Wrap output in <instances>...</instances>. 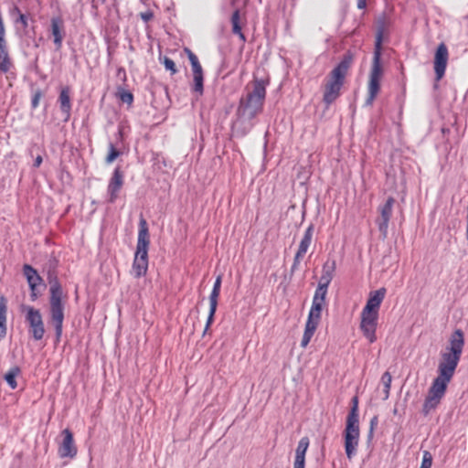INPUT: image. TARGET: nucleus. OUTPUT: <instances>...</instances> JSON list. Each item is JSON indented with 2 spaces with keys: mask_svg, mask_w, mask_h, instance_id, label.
I'll use <instances>...</instances> for the list:
<instances>
[{
  "mask_svg": "<svg viewBox=\"0 0 468 468\" xmlns=\"http://www.w3.org/2000/svg\"><path fill=\"white\" fill-rule=\"evenodd\" d=\"M463 346V332L456 329L449 338V345L440 354L438 375L433 379L422 406L424 415L435 410L444 397L448 384L452 381L460 362Z\"/></svg>",
  "mask_w": 468,
  "mask_h": 468,
  "instance_id": "f257e3e1",
  "label": "nucleus"
},
{
  "mask_svg": "<svg viewBox=\"0 0 468 468\" xmlns=\"http://www.w3.org/2000/svg\"><path fill=\"white\" fill-rule=\"evenodd\" d=\"M390 25V19L385 14L379 16L376 21L377 32L375 48L371 68L368 74V80L367 85V93L365 101V104L367 106L373 105L381 90V81L384 75V70L381 65L382 42L388 33Z\"/></svg>",
  "mask_w": 468,
  "mask_h": 468,
  "instance_id": "f03ea898",
  "label": "nucleus"
},
{
  "mask_svg": "<svg viewBox=\"0 0 468 468\" xmlns=\"http://www.w3.org/2000/svg\"><path fill=\"white\" fill-rule=\"evenodd\" d=\"M354 62V54L348 50L340 62L327 74L322 85L323 102L329 107L341 95L342 88Z\"/></svg>",
  "mask_w": 468,
  "mask_h": 468,
  "instance_id": "7ed1b4c3",
  "label": "nucleus"
},
{
  "mask_svg": "<svg viewBox=\"0 0 468 468\" xmlns=\"http://www.w3.org/2000/svg\"><path fill=\"white\" fill-rule=\"evenodd\" d=\"M48 281L49 283V324L55 327L56 338L59 341L63 332V322L65 318V305L68 295L63 292V288L55 273L49 271L48 272Z\"/></svg>",
  "mask_w": 468,
  "mask_h": 468,
  "instance_id": "20e7f679",
  "label": "nucleus"
},
{
  "mask_svg": "<svg viewBox=\"0 0 468 468\" xmlns=\"http://www.w3.org/2000/svg\"><path fill=\"white\" fill-rule=\"evenodd\" d=\"M387 290L382 287L370 292L366 305L360 314L359 328L370 344L377 341V327L380 305L386 296Z\"/></svg>",
  "mask_w": 468,
  "mask_h": 468,
  "instance_id": "39448f33",
  "label": "nucleus"
},
{
  "mask_svg": "<svg viewBox=\"0 0 468 468\" xmlns=\"http://www.w3.org/2000/svg\"><path fill=\"white\" fill-rule=\"evenodd\" d=\"M269 83V78L258 79L254 76L250 83L251 90L250 85H247V94L239 101L238 113L241 117L251 120L262 112L266 97V87Z\"/></svg>",
  "mask_w": 468,
  "mask_h": 468,
  "instance_id": "423d86ee",
  "label": "nucleus"
},
{
  "mask_svg": "<svg viewBox=\"0 0 468 468\" xmlns=\"http://www.w3.org/2000/svg\"><path fill=\"white\" fill-rule=\"evenodd\" d=\"M150 245L149 229L146 220L141 217L137 238L136 251L132 266L135 278L144 276L148 270V249Z\"/></svg>",
  "mask_w": 468,
  "mask_h": 468,
  "instance_id": "0eeeda50",
  "label": "nucleus"
},
{
  "mask_svg": "<svg viewBox=\"0 0 468 468\" xmlns=\"http://www.w3.org/2000/svg\"><path fill=\"white\" fill-rule=\"evenodd\" d=\"M325 303L326 302L313 300L301 341V346L303 348H305L309 345L313 335H314L320 324L322 310Z\"/></svg>",
  "mask_w": 468,
  "mask_h": 468,
  "instance_id": "6e6552de",
  "label": "nucleus"
},
{
  "mask_svg": "<svg viewBox=\"0 0 468 468\" xmlns=\"http://www.w3.org/2000/svg\"><path fill=\"white\" fill-rule=\"evenodd\" d=\"M343 437L346 457L348 460H352L356 456L359 445V422L346 421Z\"/></svg>",
  "mask_w": 468,
  "mask_h": 468,
  "instance_id": "1a4fd4ad",
  "label": "nucleus"
},
{
  "mask_svg": "<svg viewBox=\"0 0 468 468\" xmlns=\"http://www.w3.org/2000/svg\"><path fill=\"white\" fill-rule=\"evenodd\" d=\"M23 311L26 312L29 334L36 341L43 339L46 330L40 311L32 306H24Z\"/></svg>",
  "mask_w": 468,
  "mask_h": 468,
  "instance_id": "9d476101",
  "label": "nucleus"
},
{
  "mask_svg": "<svg viewBox=\"0 0 468 468\" xmlns=\"http://www.w3.org/2000/svg\"><path fill=\"white\" fill-rule=\"evenodd\" d=\"M394 204L395 198L389 197L385 204L378 207L379 217L376 219V223L383 239H386L388 236V224L392 217Z\"/></svg>",
  "mask_w": 468,
  "mask_h": 468,
  "instance_id": "9b49d317",
  "label": "nucleus"
},
{
  "mask_svg": "<svg viewBox=\"0 0 468 468\" xmlns=\"http://www.w3.org/2000/svg\"><path fill=\"white\" fill-rule=\"evenodd\" d=\"M449 59V50L445 43L441 42L438 45L435 54L433 68L435 72L436 80H441L446 71Z\"/></svg>",
  "mask_w": 468,
  "mask_h": 468,
  "instance_id": "f8f14e48",
  "label": "nucleus"
},
{
  "mask_svg": "<svg viewBox=\"0 0 468 468\" xmlns=\"http://www.w3.org/2000/svg\"><path fill=\"white\" fill-rule=\"evenodd\" d=\"M314 230V228L313 224H310L308 228L305 229L293 259L292 266V270H296L299 267L302 260L304 258L306 252L308 251L313 240Z\"/></svg>",
  "mask_w": 468,
  "mask_h": 468,
  "instance_id": "ddd939ff",
  "label": "nucleus"
},
{
  "mask_svg": "<svg viewBox=\"0 0 468 468\" xmlns=\"http://www.w3.org/2000/svg\"><path fill=\"white\" fill-rule=\"evenodd\" d=\"M63 439L58 444V453L60 458L73 459L78 452L77 446L74 442L72 432L69 429L62 431Z\"/></svg>",
  "mask_w": 468,
  "mask_h": 468,
  "instance_id": "4468645a",
  "label": "nucleus"
},
{
  "mask_svg": "<svg viewBox=\"0 0 468 468\" xmlns=\"http://www.w3.org/2000/svg\"><path fill=\"white\" fill-rule=\"evenodd\" d=\"M23 274L25 275L30 289V298L32 301H36L40 294L37 291V286L43 282V279L37 273V270L29 264H25L23 266Z\"/></svg>",
  "mask_w": 468,
  "mask_h": 468,
  "instance_id": "2eb2a0df",
  "label": "nucleus"
},
{
  "mask_svg": "<svg viewBox=\"0 0 468 468\" xmlns=\"http://www.w3.org/2000/svg\"><path fill=\"white\" fill-rule=\"evenodd\" d=\"M124 184V176L120 166H117L110 178L107 192L109 195V201L111 203L115 202L119 197V193Z\"/></svg>",
  "mask_w": 468,
  "mask_h": 468,
  "instance_id": "dca6fc26",
  "label": "nucleus"
},
{
  "mask_svg": "<svg viewBox=\"0 0 468 468\" xmlns=\"http://www.w3.org/2000/svg\"><path fill=\"white\" fill-rule=\"evenodd\" d=\"M221 281H222L221 276L220 275L218 276L214 282L212 292H210L209 313H208V316H207V324H206L203 335H205L207 332L208 328L214 322V317H215V314H216L217 307H218V297L220 294Z\"/></svg>",
  "mask_w": 468,
  "mask_h": 468,
  "instance_id": "f3484780",
  "label": "nucleus"
},
{
  "mask_svg": "<svg viewBox=\"0 0 468 468\" xmlns=\"http://www.w3.org/2000/svg\"><path fill=\"white\" fill-rule=\"evenodd\" d=\"M310 441L308 437H303L297 445L295 451V459L293 468H305V454L309 447Z\"/></svg>",
  "mask_w": 468,
  "mask_h": 468,
  "instance_id": "a211bd4d",
  "label": "nucleus"
},
{
  "mask_svg": "<svg viewBox=\"0 0 468 468\" xmlns=\"http://www.w3.org/2000/svg\"><path fill=\"white\" fill-rule=\"evenodd\" d=\"M64 23L61 17L57 16L51 19V34L54 37V44L57 49L62 47V41L64 38L63 32Z\"/></svg>",
  "mask_w": 468,
  "mask_h": 468,
  "instance_id": "6ab92c4d",
  "label": "nucleus"
},
{
  "mask_svg": "<svg viewBox=\"0 0 468 468\" xmlns=\"http://www.w3.org/2000/svg\"><path fill=\"white\" fill-rule=\"evenodd\" d=\"M11 68L7 42L5 38L0 37V71L6 73Z\"/></svg>",
  "mask_w": 468,
  "mask_h": 468,
  "instance_id": "aec40b11",
  "label": "nucleus"
},
{
  "mask_svg": "<svg viewBox=\"0 0 468 468\" xmlns=\"http://www.w3.org/2000/svg\"><path fill=\"white\" fill-rule=\"evenodd\" d=\"M335 271V261H326L323 265L322 274L319 280L318 284L329 286L330 282L333 280L334 273Z\"/></svg>",
  "mask_w": 468,
  "mask_h": 468,
  "instance_id": "412c9836",
  "label": "nucleus"
},
{
  "mask_svg": "<svg viewBox=\"0 0 468 468\" xmlns=\"http://www.w3.org/2000/svg\"><path fill=\"white\" fill-rule=\"evenodd\" d=\"M7 301L5 296L0 297V340L6 335Z\"/></svg>",
  "mask_w": 468,
  "mask_h": 468,
  "instance_id": "4be33fe9",
  "label": "nucleus"
},
{
  "mask_svg": "<svg viewBox=\"0 0 468 468\" xmlns=\"http://www.w3.org/2000/svg\"><path fill=\"white\" fill-rule=\"evenodd\" d=\"M231 26H232V33L237 35L242 42L246 41V37L242 33L241 26H240V13L239 9H236L230 18Z\"/></svg>",
  "mask_w": 468,
  "mask_h": 468,
  "instance_id": "5701e85b",
  "label": "nucleus"
},
{
  "mask_svg": "<svg viewBox=\"0 0 468 468\" xmlns=\"http://www.w3.org/2000/svg\"><path fill=\"white\" fill-rule=\"evenodd\" d=\"M58 101L60 103V109L63 112L67 114L69 113L71 109L70 97H69V89L68 87L63 88L60 91Z\"/></svg>",
  "mask_w": 468,
  "mask_h": 468,
  "instance_id": "b1692460",
  "label": "nucleus"
},
{
  "mask_svg": "<svg viewBox=\"0 0 468 468\" xmlns=\"http://www.w3.org/2000/svg\"><path fill=\"white\" fill-rule=\"evenodd\" d=\"M20 374V368L18 367H14L8 370V372L5 375V380L7 382L8 386L15 389L17 387V383L16 378Z\"/></svg>",
  "mask_w": 468,
  "mask_h": 468,
  "instance_id": "393cba45",
  "label": "nucleus"
},
{
  "mask_svg": "<svg viewBox=\"0 0 468 468\" xmlns=\"http://www.w3.org/2000/svg\"><path fill=\"white\" fill-rule=\"evenodd\" d=\"M122 154V152L118 149L112 143H110L108 144V154L105 156L104 161L107 165H111Z\"/></svg>",
  "mask_w": 468,
  "mask_h": 468,
  "instance_id": "a878e982",
  "label": "nucleus"
},
{
  "mask_svg": "<svg viewBox=\"0 0 468 468\" xmlns=\"http://www.w3.org/2000/svg\"><path fill=\"white\" fill-rule=\"evenodd\" d=\"M346 421L359 422L358 414V397L355 396L352 399V407L346 417Z\"/></svg>",
  "mask_w": 468,
  "mask_h": 468,
  "instance_id": "bb28decb",
  "label": "nucleus"
},
{
  "mask_svg": "<svg viewBox=\"0 0 468 468\" xmlns=\"http://www.w3.org/2000/svg\"><path fill=\"white\" fill-rule=\"evenodd\" d=\"M185 50L187 53L188 59L191 63L193 74L203 73V69L197 57L189 48H186Z\"/></svg>",
  "mask_w": 468,
  "mask_h": 468,
  "instance_id": "cd10ccee",
  "label": "nucleus"
},
{
  "mask_svg": "<svg viewBox=\"0 0 468 468\" xmlns=\"http://www.w3.org/2000/svg\"><path fill=\"white\" fill-rule=\"evenodd\" d=\"M193 80H194V84H193V90L197 93H198L199 95H202L203 94V91H204V87H203V80H204V78H203V73H195L193 74Z\"/></svg>",
  "mask_w": 468,
  "mask_h": 468,
  "instance_id": "c85d7f7f",
  "label": "nucleus"
},
{
  "mask_svg": "<svg viewBox=\"0 0 468 468\" xmlns=\"http://www.w3.org/2000/svg\"><path fill=\"white\" fill-rule=\"evenodd\" d=\"M391 381H392V377H391L390 373L386 371L381 377V382L384 386V393H385L384 399H387L389 397Z\"/></svg>",
  "mask_w": 468,
  "mask_h": 468,
  "instance_id": "c756f323",
  "label": "nucleus"
},
{
  "mask_svg": "<svg viewBox=\"0 0 468 468\" xmlns=\"http://www.w3.org/2000/svg\"><path fill=\"white\" fill-rule=\"evenodd\" d=\"M328 286L318 284L313 300L326 302V294H327Z\"/></svg>",
  "mask_w": 468,
  "mask_h": 468,
  "instance_id": "7c9ffc66",
  "label": "nucleus"
},
{
  "mask_svg": "<svg viewBox=\"0 0 468 468\" xmlns=\"http://www.w3.org/2000/svg\"><path fill=\"white\" fill-rule=\"evenodd\" d=\"M432 465V455L429 451H424L420 468H431Z\"/></svg>",
  "mask_w": 468,
  "mask_h": 468,
  "instance_id": "2f4dec72",
  "label": "nucleus"
},
{
  "mask_svg": "<svg viewBox=\"0 0 468 468\" xmlns=\"http://www.w3.org/2000/svg\"><path fill=\"white\" fill-rule=\"evenodd\" d=\"M118 95H119L120 100L122 102L132 104L133 101V95L132 92H130L128 90H119Z\"/></svg>",
  "mask_w": 468,
  "mask_h": 468,
  "instance_id": "473e14b6",
  "label": "nucleus"
},
{
  "mask_svg": "<svg viewBox=\"0 0 468 468\" xmlns=\"http://www.w3.org/2000/svg\"><path fill=\"white\" fill-rule=\"evenodd\" d=\"M163 64L166 70H169L172 75L176 74L177 72V69L176 67V64L173 59H171L168 57H165L163 58Z\"/></svg>",
  "mask_w": 468,
  "mask_h": 468,
  "instance_id": "72a5a7b5",
  "label": "nucleus"
},
{
  "mask_svg": "<svg viewBox=\"0 0 468 468\" xmlns=\"http://www.w3.org/2000/svg\"><path fill=\"white\" fill-rule=\"evenodd\" d=\"M43 96V92L40 90H36L33 93L32 100H31V107L33 109H36L39 105V101Z\"/></svg>",
  "mask_w": 468,
  "mask_h": 468,
  "instance_id": "f704fd0d",
  "label": "nucleus"
},
{
  "mask_svg": "<svg viewBox=\"0 0 468 468\" xmlns=\"http://www.w3.org/2000/svg\"><path fill=\"white\" fill-rule=\"evenodd\" d=\"M139 16L142 18V20H144V22H149L150 20L153 19L154 13L152 11L148 10V11L140 13Z\"/></svg>",
  "mask_w": 468,
  "mask_h": 468,
  "instance_id": "c9c22d12",
  "label": "nucleus"
},
{
  "mask_svg": "<svg viewBox=\"0 0 468 468\" xmlns=\"http://www.w3.org/2000/svg\"><path fill=\"white\" fill-rule=\"evenodd\" d=\"M17 19L16 20V23H21L23 28H27L28 26L27 23V17L24 14H20L17 16Z\"/></svg>",
  "mask_w": 468,
  "mask_h": 468,
  "instance_id": "e433bc0d",
  "label": "nucleus"
},
{
  "mask_svg": "<svg viewBox=\"0 0 468 468\" xmlns=\"http://www.w3.org/2000/svg\"><path fill=\"white\" fill-rule=\"evenodd\" d=\"M378 417L374 416L370 420V435L373 433L374 427L378 424Z\"/></svg>",
  "mask_w": 468,
  "mask_h": 468,
  "instance_id": "4c0bfd02",
  "label": "nucleus"
},
{
  "mask_svg": "<svg viewBox=\"0 0 468 468\" xmlns=\"http://www.w3.org/2000/svg\"><path fill=\"white\" fill-rule=\"evenodd\" d=\"M367 6V0H357V8L365 9Z\"/></svg>",
  "mask_w": 468,
  "mask_h": 468,
  "instance_id": "58836bf2",
  "label": "nucleus"
},
{
  "mask_svg": "<svg viewBox=\"0 0 468 468\" xmlns=\"http://www.w3.org/2000/svg\"><path fill=\"white\" fill-rule=\"evenodd\" d=\"M117 75L119 77H122V79L125 80L126 79V71H125V69L123 68H119L118 71H117Z\"/></svg>",
  "mask_w": 468,
  "mask_h": 468,
  "instance_id": "ea45409f",
  "label": "nucleus"
},
{
  "mask_svg": "<svg viewBox=\"0 0 468 468\" xmlns=\"http://www.w3.org/2000/svg\"><path fill=\"white\" fill-rule=\"evenodd\" d=\"M42 157L40 155H37V158L35 159V162H34V166L35 167H39L40 165L42 164Z\"/></svg>",
  "mask_w": 468,
  "mask_h": 468,
  "instance_id": "a19ab883",
  "label": "nucleus"
},
{
  "mask_svg": "<svg viewBox=\"0 0 468 468\" xmlns=\"http://www.w3.org/2000/svg\"><path fill=\"white\" fill-rule=\"evenodd\" d=\"M11 14H12V15H17V16H19V15H20V14H22V13H21L20 9L18 8V6L15 5V6L13 7V9L11 10Z\"/></svg>",
  "mask_w": 468,
  "mask_h": 468,
  "instance_id": "79ce46f5",
  "label": "nucleus"
}]
</instances>
